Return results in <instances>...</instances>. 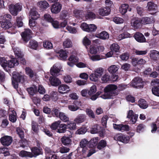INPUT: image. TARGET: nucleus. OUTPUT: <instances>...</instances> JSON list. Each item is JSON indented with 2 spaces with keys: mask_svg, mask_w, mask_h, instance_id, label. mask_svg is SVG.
<instances>
[{
  "mask_svg": "<svg viewBox=\"0 0 159 159\" xmlns=\"http://www.w3.org/2000/svg\"><path fill=\"white\" fill-rule=\"evenodd\" d=\"M75 102H74L73 104H70L68 106L69 110L72 111H75L79 109V107L77 105Z\"/></svg>",
  "mask_w": 159,
  "mask_h": 159,
  "instance_id": "41",
  "label": "nucleus"
},
{
  "mask_svg": "<svg viewBox=\"0 0 159 159\" xmlns=\"http://www.w3.org/2000/svg\"><path fill=\"white\" fill-rule=\"evenodd\" d=\"M16 132L17 134L21 139L23 138L24 136V132L21 128H16Z\"/></svg>",
  "mask_w": 159,
  "mask_h": 159,
  "instance_id": "64",
  "label": "nucleus"
},
{
  "mask_svg": "<svg viewBox=\"0 0 159 159\" xmlns=\"http://www.w3.org/2000/svg\"><path fill=\"white\" fill-rule=\"evenodd\" d=\"M67 62V65L73 67L78 61V59L75 56L72 55L69 58Z\"/></svg>",
  "mask_w": 159,
  "mask_h": 159,
  "instance_id": "19",
  "label": "nucleus"
},
{
  "mask_svg": "<svg viewBox=\"0 0 159 159\" xmlns=\"http://www.w3.org/2000/svg\"><path fill=\"white\" fill-rule=\"evenodd\" d=\"M62 67L60 65H54L50 69V73L52 75L57 76L58 73L60 71Z\"/></svg>",
  "mask_w": 159,
  "mask_h": 159,
  "instance_id": "12",
  "label": "nucleus"
},
{
  "mask_svg": "<svg viewBox=\"0 0 159 159\" xmlns=\"http://www.w3.org/2000/svg\"><path fill=\"white\" fill-rule=\"evenodd\" d=\"M8 10L10 13L13 16H16L18 12L21 10L22 6L20 3L15 4H11L8 5Z\"/></svg>",
  "mask_w": 159,
  "mask_h": 159,
  "instance_id": "6",
  "label": "nucleus"
},
{
  "mask_svg": "<svg viewBox=\"0 0 159 159\" xmlns=\"http://www.w3.org/2000/svg\"><path fill=\"white\" fill-rule=\"evenodd\" d=\"M61 141L63 145H67L70 143L71 140L70 138L68 137L63 136L61 139Z\"/></svg>",
  "mask_w": 159,
  "mask_h": 159,
  "instance_id": "40",
  "label": "nucleus"
},
{
  "mask_svg": "<svg viewBox=\"0 0 159 159\" xmlns=\"http://www.w3.org/2000/svg\"><path fill=\"white\" fill-rule=\"evenodd\" d=\"M59 117L62 121L64 122H66L69 121V117L65 113L63 112L59 113Z\"/></svg>",
  "mask_w": 159,
  "mask_h": 159,
  "instance_id": "38",
  "label": "nucleus"
},
{
  "mask_svg": "<svg viewBox=\"0 0 159 159\" xmlns=\"http://www.w3.org/2000/svg\"><path fill=\"white\" fill-rule=\"evenodd\" d=\"M97 29L96 26L93 24H89L88 32H93L95 31Z\"/></svg>",
  "mask_w": 159,
  "mask_h": 159,
  "instance_id": "63",
  "label": "nucleus"
},
{
  "mask_svg": "<svg viewBox=\"0 0 159 159\" xmlns=\"http://www.w3.org/2000/svg\"><path fill=\"white\" fill-rule=\"evenodd\" d=\"M101 80L103 82H107L110 80V76L108 73H106L102 76Z\"/></svg>",
  "mask_w": 159,
  "mask_h": 159,
  "instance_id": "51",
  "label": "nucleus"
},
{
  "mask_svg": "<svg viewBox=\"0 0 159 159\" xmlns=\"http://www.w3.org/2000/svg\"><path fill=\"white\" fill-rule=\"evenodd\" d=\"M144 84V82L141 78L136 77L131 81L130 85L134 88L139 89L143 88Z\"/></svg>",
  "mask_w": 159,
  "mask_h": 159,
  "instance_id": "7",
  "label": "nucleus"
},
{
  "mask_svg": "<svg viewBox=\"0 0 159 159\" xmlns=\"http://www.w3.org/2000/svg\"><path fill=\"white\" fill-rule=\"evenodd\" d=\"M19 155L21 157H33V154L32 153L27 152L25 151H22L19 153Z\"/></svg>",
  "mask_w": 159,
  "mask_h": 159,
  "instance_id": "34",
  "label": "nucleus"
},
{
  "mask_svg": "<svg viewBox=\"0 0 159 159\" xmlns=\"http://www.w3.org/2000/svg\"><path fill=\"white\" fill-rule=\"evenodd\" d=\"M22 18L21 17H16V26L18 27H20L23 25V22L22 21Z\"/></svg>",
  "mask_w": 159,
  "mask_h": 159,
  "instance_id": "59",
  "label": "nucleus"
},
{
  "mask_svg": "<svg viewBox=\"0 0 159 159\" xmlns=\"http://www.w3.org/2000/svg\"><path fill=\"white\" fill-rule=\"evenodd\" d=\"M8 113L9 114V120L13 123L15 122L17 120L16 114V111L12 109L9 108Z\"/></svg>",
  "mask_w": 159,
  "mask_h": 159,
  "instance_id": "14",
  "label": "nucleus"
},
{
  "mask_svg": "<svg viewBox=\"0 0 159 159\" xmlns=\"http://www.w3.org/2000/svg\"><path fill=\"white\" fill-rule=\"evenodd\" d=\"M31 151L33 157H36L37 156L42 154V149L35 147L31 149Z\"/></svg>",
  "mask_w": 159,
  "mask_h": 159,
  "instance_id": "31",
  "label": "nucleus"
},
{
  "mask_svg": "<svg viewBox=\"0 0 159 159\" xmlns=\"http://www.w3.org/2000/svg\"><path fill=\"white\" fill-rule=\"evenodd\" d=\"M89 24L85 22H83L81 24L80 27L82 30L87 32H88Z\"/></svg>",
  "mask_w": 159,
  "mask_h": 159,
  "instance_id": "55",
  "label": "nucleus"
},
{
  "mask_svg": "<svg viewBox=\"0 0 159 159\" xmlns=\"http://www.w3.org/2000/svg\"><path fill=\"white\" fill-rule=\"evenodd\" d=\"M32 129L35 133H37L39 129L37 123L34 121H33L32 122Z\"/></svg>",
  "mask_w": 159,
  "mask_h": 159,
  "instance_id": "57",
  "label": "nucleus"
},
{
  "mask_svg": "<svg viewBox=\"0 0 159 159\" xmlns=\"http://www.w3.org/2000/svg\"><path fill=\"white\" fill-rule=\"evenodd\" d=\"M32 33L29 29H25V31L21 34L22 38L23 40L27 42L31 38Z\"/></svg>",
  "mask_w": 159,
  "mask_h": 159,
  "instance_id": "10",
  "label": "nucleus"
},
{
  "mask_svg": "<svg viewBox=\"0 0 159 159\" xmlns=\"http://www.w3.org/2000/svg\"><path fill=\"white\" fill-rule=\"evenodd\" d=\"M74 16L76 18L81 17L83 14V12L82 10L77 9H75L73 11Z\"/></svg>",
  "mask_w": 159,
  "mask_h": 159,
  "instance_id": "36",
  "label": "nucleus"
},
{
  "mask_svg": "<svg viewBox=\"0 0 159 159\" xmlns=\"http://www.w3.org/2000/svg\"><path fill=\"white\" fill-rule=\"evenodd\" d=\"M120 66L118 65H112L109 66L108 68V71L111 74H113L116 72L118 70Z\"/></svg>",
  "mask_w": 159,
  "mask_h": 159,
  "instance_id": "28",
  "label": "nucleus"
},
{
  "mask_svg": "<svg viewBox=\"0 0 159 159\" xmlns=\"http://www.w3.org/2000/svg\"><path fill=\"white\" fill-rule=\"evenodd\" d=\"M25 76L19 74L14 72L12 73V83L15 89H16L18 88V83H23L24 81Z\"/></svg>",
  "mask_w": 159,
  "mask_h": 159,
  "instance_id": "5",
  "label": "nucleus"
},
{
  "mask_svg": "<svg viewBox=\"0 0 159 159\" xmlns=\"http://www.w3.org/2000/svg\"><path fill=\"white\" fill-rule=\"evenodd\" d=\"M83 42L84 45L86 46V48H87V46L90 45L91 42L88 38V36H86L84 38Z\"/></svg>",
  "mask_w": 159,
  "mask_h": 159,
  "instance_id": "56",
  "label": "nucleus"
},
{
  "mask_svg": "<svg viewBox=\"0 0 159 159\" xmlns=\"http://www.w3.org/2000/svg\"><path fill=\"white\" fill-rule=\"evenodd\" d=\"M13 49L15 55L17 58L20 57L21 55H23V54L21 53L19 48L18 47H15L13 48Z\"/></svg>",
  "mask_w": 159,
  "mask_h": 159,
  "instance_id": "47",
  "label": "nucleus"
},
{
  "mask_svg": "<svg viewBox=\"0 0 159 159\" xmlns=\"http://www.w3.org/2000/svg\"><path fill=\"white\" fill-rule=\"evenodd\" d=\"M60 17L61 19H65L70 17L69 14L66 11H64L61 12L60 14Z\"/></svg>",
  "mask_w": 159,
  "mask_h": 159,
  "instance_id": "62",
  "label": "nucleus"
},
{
  "mask_svg": "<svg viewBox=\"0 0 159 159\" xmlns=\"http://www.w3.org/2000/svg\"><path fill=\"white\" fill-rule=\"evenodd\" d=\"M43 19L49 22H52L53 20L51 15L48 13H46L43 16Z\"/></svg>",
  "mask_w": 159,
  "mask_h": 159,
  "instance_id": "58",
  "label": "nucleus"
},
{
  "mask_svg": "<svg viewBox=\"0 0 159 159\" xmlns=\"http://www.w3.org/2000/svg\"><path fill=\"white\" fill-rule=\"evenodd\" d=\"M138 105L142 109H146L148 107V104L146 101L143 99H141L138 101Z\"/></svg>",
  "mask_w": 159,
  "mask_h": 159,
  "instance_id": "32",
  "label": "nucleus"
},
{
  "mask_svg": "<svg viewBox=\"0 0 159 159\" xmlns=\"http://www.w3.org/2000/svg\"><path fill=\"white\" fill-rule=\"evenodd\" d=\"M67 129L66 125L64 124H60L58 128L57 129V132L61 133H64Z\"/></svg>",
  "mask_w": 159,
  "mask_h": 159,
  "instance_id": "35",
  "label": "nucleus"
},
{
  "mask_svg": "<svg viewBox=\"0 0 159 159\" xmlns=\"http://www.w3.org/2000/svg\"><path fill=\"white\" fill-rule=\"evenodd\" d=\"M141 20L137 18H133L131 20V25L135 29H138L142 25Z\"/></svg>",
  "mask_w": 159,
  "mask_h": 159,
  "instance_id": "16",
  "label": "nucleus"
},
{
  "mask_svg": "<svg viewBox=\"0 0 159 159\" xmlns=\"http://www.w3.org/2000/svg\"><path fill=\"white\" fill-rule=\"evenodd\" d=\"M62 4L59 2H57L52 4L50 9L52 13L57 14L59 13L62 8Z\"/></svg>",
  "mask_w": 159,
  "mask_h": 159,
  "instance_id": "8",
  "label": "nucleus"
},
{
  "mask_svg": "<svg viewBox=\"0 0 159 159\" xmlns=\"http://www.w3.org/2000/svg\"><path fill=\"white\" fill-rule=\"evenodd\" d=\"M85 112L86 114L89 117L91 118L94 119L95 118V115L94 112L90 108H88L86 109Z\"/></svg>",
  "mask_w": 159,
  "mask_h": 159,
  "instance_id": "45",
  "label": "nucleus"
},
{
  "mask_svg": "<svg viewBox=\"0 0 159 159\" xmlns=\"http://www.w3.org/2000/svg\"><path fill=\"white\" fill-rule=\"evenodd\" d=\"M147 8L149 11L153 12L156 11L157 8V6L153 2L151 1L148 3Z\"/></svg>",
  "mask_w": 159,
  "mask_h": 159,
  "instance_id": "22",
  "label": "nucleus"
},
{
  "mask_svg": "<svg viewBox=\"0 0 159 159\" xmlns=\"http://www.w3.org/2000/svg\"><path fill=\"white\" fill-rule=\"evenodd\" d=\"M0 141L3 145L8 146L12 142V139L10 136H5L1 138Z\"/></svg>",
  "mask_w": 159,
  "mask_h": 159,
  "instance_id": "11",
  "label": "nucleus"
},
{
  "mask_svg": "<svg viewBox=\"0 0 159 159\" xmlns=\"http://www.w3.org/2000/svg\"><path fill=\"white\" fill-rule=\"evenodd\" d=\"M25 71L26 74L29 75L30 78H32L34 75V74L31 69L27 67L25 68Z\"/></svg>",
  "mask_w": 159,
  "mask_h": 159,
  "instance_id": "50",
  "label": "nucleus"
},
{
  "mask_svg": "<svg viewBox=\"0 0 159 159\" xmlns=\"http://www.w3.org/2000/svg\"><path fill=\"white\" fill-rule=\"evenodd\" d=\"M37 5L41 10H45L49 7V4L46 0L41 1L37 3Z\"/></svg>",
  "mask_w": 159,
  "mask_h": 159,
  "instance_id": "18",
  "label": "nucleus"
},
{
  "mask_svg": "<svg viewBox=\"0 0 159 159\" xmlns=\"http://www.w3.org/2000/svg\"><path fill=\"white\" fill-rule=\"evenodd\" d=\"M66 127L70 130H75L76 128V123L69 121L66 125Z\"/></svg>",
  "mask_w": 159,
  "mask_h": 159,
  "instance_id": "48",
  "label": "nucleus"
},
{
  "mask_svg": "<svg viewBox=\"0 0 159 159\" xmlns=\"http://www.w3.org/2000/svg\"><path fill=\"white\" fill-rule=\"evenodd\" d=\"M97 91L96 86L93 85L90 88L89 90H88V94L91 96L94 94Z\"/></svg>",
  "mask_w": 159,
  "mask_h": 159,
  "instance_id": "53",
  "label": "nucleus"
},
{
  "mask_svg": "<svg viewBox=\"0 0 159 159\" xmlns=\"http://www.w3.org/2000/svg\"><path fill=\"white\" fill-rule=\"evenodd\" d=\"M89 77L90 80L94 82L97 81L100 78L94 73L91 74Z\"/></svg>",
  "mask_w": 159,
  "mask_h": 159,
  "instance_id": "52",
  "label": "nucleus"
},
{
  "mask_svg": "<svg viewBox=\"0 0 159 159\" xmlns=\"http://www.w3.org/2000/svg\"><path fill=\"white\" fill-rule=\"evenodd\" d=\"M86 115L84 114L79 115L74 119V121L77 124H80L84 122L85 120Z\"/></svg>",
  "mask_w": 159,
  "mask_h": 159,
  "instance_id": "24",
  "label": "nucleus"
},
{
  "mask_svg": "<svg viewBox=\"0 0 159 159\" xmlns=\"http://www.w3.org/2000/svg\"><path fill=\"white\" fill-rule=\"evenodd\" d=\"M135 40L139 43H144L146 42V39L143 35L140 32H137L134 35Z\"/></svg>",
  "mask_w": 159,
  "mask_h": 159,
  "instance_id": "13",
  "label": "nucleus"
},
{
  "mask_svg": "<svg viewBox=\"0 0 159 159\" xmlns=\"http://www.w3.org/2000/svg\"><path fill=\"white\" fill-rule=\"evenodd\" d=\"M103 71V69L100 67L96 69L94 71V73L100 78L102 75Z\"/></svg>",
  "mask_w": 159,
  "mask_h": 159,
  "instance_id": "42",
  "label": "nucleus"
},
{
  "mask_svg": "<svg viewBox=\"0 0 159 159\" xmlns=\"http://www.w3.org/2000/svg\"><path fill=\"white\" fill-rule=\"evenodd\" d=\"M66 28L69 32L71 34H75L77 32L76 28L74 27L67 25Z\"/></svg>",
  "mask_w": 159,
  "mask_h": 159,
  "instance_id": "44",
  "label": "nucleus"
},
{
  "mask_svg": "<svg viewBox=\"0 0 159 159\" xmlns=\"http://www.w3.org/2000/svg\"><path fill=\"white\" fill-rule=\"evenodd\" d=\"M106 145V142L104 140H102L98 143L97 148L98 149L101 150L105 147Z\"/></svg>",
  "mask_w": 159,
  "mask_h": 159,
  "instance_id": "46",
  "label": "nucleus"
},
{
  "mask_svg": "<svg viewBox=\"0 0 159 159\" xmlns=\"http://www.w3.org/2000/svg\"><path fill=\"white\" fill-rule=\"evenodd\" d=\"M61 123V121L60 120L55 122L51 125L50 127L51 129L52 130H56L57 128H59Z\"/></svg>",
  "mask_w": 159,
  "mask_h": 159,
  "instance_id": "54",
  "label": "nucleus"
},
{
  "mask_svg": "<svg viewBox=\"0 0 159 159\" xmlns=\"http://www.w3.org/2000/svg\"><path fill=\"white\" fill-rule=\"evenodd\" d=\"M0 64L5 70L7 67L12 68L18 64L17 60L15 58L12 59L7 61L4 57H0Z\"/></svg>",
  "mask_w": 159,
  "mask_h": 159,
  "instance_id": "4",
  "label": "nucleus"
},
{
  "mask_svg": "<svg viewBox=\"0 0 159 159\" xmlns=\"http://www.w3.org/2000/svg\"><path fill=\"white\" fill-rule=\"evenodd\" d=\"M119 45L116 43H114L112 44L110 47V49L113 52H118L120 50Z\"/></svg>",
  "mask_w": 159,
  "mask_h": 159,
  "instance_id": "39",
  "label": "nucleus"
},
{
  "mask_svg": "<svg viewBox=\"0 0 159 159\" xmlns=\"http://www.w3.org/2000/svg\"><path fill=\"white\" fill-rule=\"evenodd\" d=\"M95 37L103 40H106L109 39V35L107 32L103 31L97 34L95 36H93V38H90L93 39Z\"/></svg>",
  "mask_w": 159,
  "mask_h": 159,
  "instance_id": "15",
  "label": "nucleus"
},
{
  "mask_svg": "<svg viewBox=\"0 0 159 159\" xmlns=\"http://www.w3.org/2000/svg\"><path fill=\"white\" fill-rule=\"evenodd\" d=\"M12 16L9 14H6L2 16H0V22L2 28L8 29L11 26L10 22Z\"/></svg>",
  "mask_w": 159,
  "mask_h": 159,
  "instance_id": "3",
  "label": "nucleus"
},
{
  "mask_svg": "<svg viewBox=\"0 0 159 159\" xmlns=\"http://www.w3.org/2000/svg\"><path fill=\"white\" fill-rule=\"evenodd\" d=\"M49 80L50 84L53 86H57L61 83V81L56 77L51 76Z\"/></svg>",
  "mask_w": 159,
  "mask_h": 159,
  "instance_id": "20",
  "label": "nucleus"
},
{
  "mask_svg": "<svg viewBox=\"0 0 159 159\" xmlns=\"http://www.w3.org/2000/svg\"><path fill=\"white\" fill-rule=\"evenodd\" d=\"M115 140L124 143H127L129 141V136L122 134H117L114 137Z\"/></svg>",
  "mask_w": 159,
  "mask_h": 159,
  "instance_id": "9",
  "label": "nucleus"
},
{
  "mask_svg": "<svg viewBox=\"0 0 159 159\" xmlns=\"http://www.w3.org/2000/svg\"><path fill=\"white\" fill-rule=\"evenodd\" d=\"M89 56L90 59L93 61H98L103 58V57L101 56L98 55H91L90 54H89Z\"/></svg>",
  "mask_w": 159,
  "mask_h": 159,
  "instance_id": "49",
  "label": "nucleus"
},
{
  "mask_svg": "<svg viewBox=\"0 0 159 159\" xmlns=\"http://www.w3.org/2000/svg\"><path fill=\"white\" fill-rule=\"evenodd\" d=\"M29 16L31 19L37 20L39 17L40 15L36 10V8H33L31 9L29 13Z\"/></svg>",
  "mask_w": 159,
  "mask_h": 159,
  "instance_id": "17",
  "label": "nucleus"
},
{
  "mask_svg": "<svg viewBox=\"0 0 159 159\" xmlns=\"http://www.w3.org/2000/svg\"><path fill=\"white\" fill-rule=\"evenodd\" d=\"M110 11V9L108 7L102 8L99 9V13L101 16H107L109 14Z\"/></svg>",
  "mask_w": 159,
  "mask_h": 159,
  "instance_id": "26",
  "label": "nucleus"
},
{
  "mask_svg": "<svg viewBox=\"0 0 159 159\" xmlns=\"http://www.w3.org/2000/svg\"><path fill=\"white\" fill-rule=\"evenodd\" d=\"M142 24H147L152 23L154 22L153 17H144L140 20Z\"/></svg>",
  "mask_w": 159,
  "mask_h": 159,
  "instance_id": "25",
  "label": "nucleus"
},
{
  "mask_svg": "<svg viewBox=\"0 0 159 159\" xmlns=\"http://www.w3.org/2000/svg\"><path fill=\"white\" fill-rule=\"evenodd\" d=\"M88 141L85 139L82 140L80 143V147L78 148V152H81V154L84 157H89L96 152L95 148L88 150L87 147Z\"/></svg>",
  "mask_w": 159,
  "mask_h": 159,
  "instance_id": "1",
  "label": "nucleus"
},
{
  "mask_svg": "<svg viewBox=\"0 0 159 159\" xmlns=\"http://www.w3.org/2000/svg\"><path fill=\"white\" fill-rule=\"evenodd\" d=\"M35 19H30L29 21V25L30 28L33 29V28L36 26L37 22Z\"/></svg>",
  "mask_w": 159,
  "mask_h": 159,
  "instance_id": "60",
  "label": "nucleus"
},
{
  "mask_svg": "<svg viewBox=\"0 0 159 159\" xmlns=\"http://www.w3.org/2000/svg\"><path fill=\"white\" fill-rule=\"evenodd\" d=\"M129 7V5L127 4L124 3L121 5L119 8L120 13L122 15L125 14L127 12Z\"/></svg>",
  "mask_w": 159,
  "mask_h": 159,
  "instance_id": "27",
  "label": "nucleus"
},
{
  "mask_svg": "<svg viewBox=\"0 0 159 159\" xmlns=\"http://www.w3.org/2000/svg\"><path fill=\"white\" fill-rule=\"evenodd\" d=\"M98 137L93 138L91 139L89 142V147L91 148H95L96 150L95 147L98 143Z\"/></svg>",
  "mask_w": 159,
  "mask_h": 159,
  "instance_id": "29",
  "label": "nucleus"
},
{
  "mask_svg": "<svg viewBox=\"0 0 159 159\" xmlns=\"http://www.w3.org/2000/svg\"><path fill=\"white\" fill-rule=\"evenodd\" d=\"M38 46V43L35 40H31L30 42L29 47L30 48L37 50Z\"/></svg>",
  "mask_w": 159,
  "mask_h": 159,
  "instance_id": "43",
  "label": "nucleus"
},
{
  "mask_svg": "<svg viewBox=\"0 0 159 159\" xmlns=\"http://www.w3.org/2000/svg\"><path fill=\"white\" fill-rule=\"evenodd\" d=\"M117 86L115 84L107 85L104 89V93L101 96V97L104 99L112 98L117 94Z\"/></svg>",
  "mask_w": 159,
  "mask_h": 159,
  "instance_id": "2",
  "label": "nucleus"
},
{
  "mask_svg": "<svg viewBox=\"0 0 159 159\" xmlns=\"http://www.w3.org/2000/svg\"><path fill=\"white\" fill-rule=\"evenodd\" d=\"M50 99L52 101H56L58 99L57 92L56 91H52L50 94Z\"/></svg>",
  "mask_w": 159,
  "mask_h": 159,
  "instance_id": "37",
  "label": "nucleus"
},
{
  "mask_svg": "<svg viewBox=\"0 0 159 159\" xmlns=\"http://www.w3.org/2000/svg\"><path fill=\"white\" fill-rule=\"evenodd\" d=\"M55 52L59 54L61 60H64L66 59L67 57L68 52L66 50L61 49L58 51H56Z\"/></svg>",
  "mask_w": 159,
  "mask_h": 159,
  "instance_id": "21",
  "label": "nucleus"
},
{
  "mask_svg": "<svg viewBox=\"0 0 159 159\" xmlns=\"http://www.w3.org/2000/svg\"><path fill=\"white\" fill-rule=\"evenodd\" d=\"M58 89L59 92L61 93H66L70 90L69 86L66 84L61 85L59 86Z\"/></svg>",
  "mask_w": 159,
  "mask_h": 159,
  "instance_id": "23",
  "label": "nucleus"
},
{
  "mask_svg": "<svg viewBox=\"0 0 159 159\" xmlns=\"http://www.w3.org/2000/svg\"><path fill=\"white\" fill-rule=\"evenodd\" d=\"M158 55V52L157 51L152 50L150 51V55L151 58L155 59Z\"/></svg>",
  "mask_w": 159,
  "mask_h": 159,
  "instance_id": "61",
  "label": "nucleus"
},
{
  "mask_svg": "<svg viewBox=\"0 0 159 159\" xmlns=\"http://www.w3.org/2000/svg\"><path fill=\"white\" fill-rule=\"evenodd\" d=\"M63 46L64 48H71L72 46V43L71 40L67 39L63 42Z\"/></svg>",
  "mask_w": 159,
  "mask_h": 159,
  "instance_id": "33",
  "label": "nucleus"
},
{
  "mask_svg": "<svg viewBox=\"0 0 159 159\" xmlns=\"http://www.w3.org/2000/svg\"><path fill=\"white\" fill-rule=\"evenodd\" d=\"M27 90L28 93L32 96H33L37 92V87L35 85H33L32 87L27 88Z\"/></svg>",
  "mask_w": 159,
  "mask_h": 159,
  "instance_id": "30",
  "label": "nucleus"
}]
</instances>
